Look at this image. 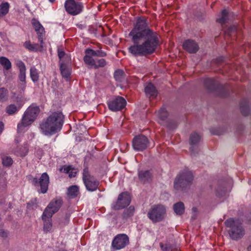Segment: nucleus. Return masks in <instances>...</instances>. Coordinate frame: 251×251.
I'll use <instances>...</instances> for the list:
<instances>
[{"mask_svg":"<svg viewBox=\"0 0 251 251\" xmlns=\"http://www.w3.org/2000/svg\"><path fill=\"white\" fill-rule=\"evenodd\" d=\"M128 36L134 44L128 48V51L135 56L152 54L159 43L157 32L149 27L147 18L144 16L137 18Z\"/></svg>","mask_w":251,"mask_h":251,"instance_id":"obj_1","label":"nucleus"},{"mask_svg":"<svg viewBox=\"0 0 251 251\" xmlns=\"http://www.w3.org/2000/svg\"><path fill=\"white\" fill-rule=\"evenodd\" d=\"M64 123V115L62 112L55 111L51 113L39 124V129L42 134L51 136L61 131Z\"/></svg>","mask_w":251,"mask_h":251,"instance_id":"obj_2","label":"nucleus"},{"mask_svg":"<svg viewBox=\"0 0 251 251\" xmlns=\"http://www.w3.org/2000/svg\"><path fill=\"white\" fill-rule=\"evenodd\" d=\"M40 112V109L38 106L34 104L30 105L23 114L21 123L18 124V132H24V128L32 124L37 118Z\"/></svg>","mask_w":251,"mask_h":251,"instance_id":"obj_3","label":"nucleus"},{"mask_svg":"<svg viewBox=\"0 0 251 251\" xmlns=\"http://www.w3.org/2000/svg\"><path fill=\"white\" fill-rule=\"evenodd\" d=\"M225 226L229 228L228 232L230 238L237 241L245 234V231L241 223H236L233 218H230L225 222Z\"/></svg>","mask_w":251,"mask_h":251,"instance_id":"obj_4","label":"nucleus"},{"mask_svg":"<svg viewBox=\"0 0 251 251\" xmlns=\"http://www.w3.org/2000/svg\"><path fill=\"white\" fill-rule=\"evenodd\" d=\"M192 173L184 170L179 173L174 181V188L176 190H184L187 187L190 186L193 180Z\"/></svg>","mask_w":251,"mask_h":251,"instance_id":"obj_5","label":"nucleus"},{"mask_svg":"<svg viewBox=\"0 0 251 251\" xmlns=\"http://www.w3.org/2000/svg\"><path fill=\"white\" fill-rule=\"evenodd\" d=\"M204 87L210 92H216L221 97H226L229 95L228 88L225 85L211 78H207L204 81Z\"/></svg>","mask_w":251,"mask_h":251,"instance_id":"obj_6","label":"nucleus"},{"mask_svg":"<svg viewBox=\"0 0 251 251\" xmlns=\"http://www.w3.org/2000/svg\"><path fill=\"white\" fill-rule=\"evenodd\" d=\"M166 210L163 205H154L148 213L149 218L153 223L163 221L166 216Z\"/></svg>","mask_w":251,"mask_h":251,"instance_id":"obj_7","label":"nucleus"},{"mask_svg":"<svg viewBox=\"0 0 251 251\" xmlns=\"http://www.w3.org/2000/svg\"><path fill=\"white\" fill-rule=\"evenodd\" d=\"M82 180L86 190L90 192L95 191L100 184L99 180L90 174L87 167L83 170Z\"/></svg>","mask_w":251,"mask_h":251,"instance_id":"obj_8","label":"nucleus"},{"mask_svg":"<svg viewBox=\"0 0 251 251\" xmlns=\"http://www.w3.org/2000/svg\"><path fill=\"white\" fill-rule=\"evenodd\" d=\"M64 7L67 13L72 16L80 14L84 8L81 2L76 1L75 0H66Z\"/></svg>","mask_w":251,"mask_h":251,"instance_id":"obj_9","label":"nucleus"},{"mask_svg":"<svg viewBox=\"0 0 251 251\" xmlns=\"http://www.w3.org/2000/svg\"><path fill=\"white\" fill-rule=\"evenodd\" d=\"M31 183L35 187H40V193L45 194L47 192L50 183L49 176L47 173H43L40 177H32Z\"/></svg>","mask_w":251,"mask_h":251,"instance_id":"obj_10","label":"nucleus"},{"mask_svg":"<svg viewBox=\"0 0 251 251\" xmlns=\"http://www.w3.org/2000/svg\"><path fill=\"white\" fill-rule=\"evenodd\" d=\"M132 145L135 151H141L149 146V141L146 136L139 134L133 138Z\"/></svg>","mask_w":251,"mask_h":251,"instance_id":"obj_11","label":"nucleus"},{"mask_svg":"<svg viewBox=\"0 0 251 251\" xmlns=\"http://www.w3.org/2000/svg\"><path fill=\"white\" fill-rule=\"evenodd\" d=\"M108 107L110 110L116 112L122 110L126 105V100L121 96H117L109 100L107 102Z\"/></svg>","mask_w":251,"mask_h":251,"instance_id":"obj_12","label":"nucleus"},{"mask_svg":"<svg viewBox=\"0 0 251 251\" xmlns=\"http://www.w3.org/2000/svg\"><path fill=\"white\" fill-rule=\"evenodd\" d=\"M129 244V238L125 234H119L115 237L112 243V247L115 250H120L125 248Z\"/></svg>","mask_w":251,"mask_h":251,"instance_id":"obj_13","label":"nucleus"},{"mask_svg":"<svg viewBox=\"0 0 251 251\" xmlns=\"http://www.w3.org/2000/svg\"><path fill=\"white\" fill-rule=\"evenodd\" d=\"M201 136L197 132L192 133L190 136V151L192 156H196L199 152V149L196 145L200 142Z\"/></svg>","mask_w":251,"mask_h":251,"instance_id":"obj_14","label":"nucleus"},{"mask_svg":"<svg viewBox=\"0 0 251 251\" xmlns=\"http://www.w3.org/2000/svg\"><path fill=\"white\" fill-rule=\"evenodd\" d=\"M182 47L185 50L190 53H195L199 50L198 43L191 39L185 40L183 43Z\"/></svg>","mask_w":251,"mask_h":251,"instance_id":"obj_15","label":"nucleus"},{"mask_svg":"<svg viewBox=\"0 0 251 251\" xmlns=\"http://www.w3.org/2000/svg\"><path fill=\"white\" fill-rule=\"evenodd\" d=\"M32 25L38 35L39 42L43 43L45 33L44 27L38 20L35 19L32 20Z\"/></svg>","mask_w":251,"mask_h":251,"instance_id":"obj_16","label":"nucleus"},{"mask_svg":"<svg viewBox=\"0 0 251 251\" xmlns=\"http://www.w3.org/2000/svg\"><path fill=\"white\" fill-rule=\"evenodd\" d=\"M60 208V205H48L42 216V219L48 218L51 219L52 215L57 212Z\"/></svg>","mask_w":251,"mask_h":251,"instance_id":"obj_17","label":"nucleus"},{"mask_svg":"<svg viewBox=\"0 0 251 251\" xmlns=\"http://www.w3.org/2000/svg\"><path fill=\"white\" fill-rule=\"evenodd\" d=\"M138 176L140 181L145 184L151 181L152 174L151 170H138Z\"/></svg>","mask_w":251,"mask_h":251,"instance_id":"obj_18","label":"nucleus"},{"mask_svg":"<svg viewBox=\"0 0 251 251\" xmlns=\"http://www.w3.org/2000/svg\"><path fill=\"white\" fill-rule=\"evenodd\" d=\"M226 183L225 182L219 184L216 189V195L219 198L226 197L228 195L229 191L226 188Z\"/></svg>","mask_w":251,"mask_h":251,"instance_id":"obj_19","label":"nucleus"},{"mask_svg":"<svg viewBox=\"0 0 251 251\" xmlns=\"http://www.w3.org/2000/svg\"><path fill=\"white\" fill-rule=\"evenodd\" d=\"M16 65L20 71L18 75L19 81L26 82V67L25 63L22 60H19Z\"/></svg>","mask_w":251,"mask_h":251,"instance_id":"obj_20","label":"nucleus"},{"mask_svg":"<svg viewBox=\"0 0 251 251\" xmlns=\"http://www.w3.org/2000/svg\"><path fill=\"white\" fill-rule=\"evenodd\" d=\"M43 43H40L31 44L30 41H27L24 44V47L30 51L36 52L37 51H42L43 50Z\"/></svg>","mask_w":251,"mask_h":251,"instance_id":"obj_21","label":"nucleus"},{"mask_svg":"<svg viewBox=\"0 0 251 251\" xmlns=\"http://www.w3.org/2000/svg\"><path fill=\"white\" fill-rule=\"evenodd\" d=\"M145 92L149 98H155L158 94V92L154 85L150 82L145 87Z\"/></svg>","mask_w":251,"mask_h":251,"instance_id":"obj_22","label":"nucleus"},{"mask_svg":"<svg viewBox=\"0 0 251 251\" xmlns=\"http://www.w3.org/2000/svg\"><path fill=\"white\" fill-rule=\"evenodd\" d=\"M131 199L130 195L128 192H122L119 195L116 204H130Z\"/></svg>","mask_w":251,"mask_h":251,"instance_id":"obj_23","label":"nucleus"},{"mask_svg":"<svg viewBox=\"0 0 251 251\" xmlns=\"http://www.w3.org/2000/svg\"><path fill=\"white\" fill-rule=\"evenodd\" d=\"M240 108L242 114L245 116L250 114V109L249 107V100L246 99H242L240 103Z\"/></svg>","mask_w":251,"mask_h":251,"instance_id":"obj_24","label":"nucleus"},{"mask_svg":"<svg viewBox=\"0 0 251 251\" xmlns=\"http://www.w3.org/2000/svg\"><path fill=\"white\" fill-rule=\"evenodd\" d=\"M85 55L83 57L84 62L91 68H94V65H95V59L92 57L93 56L90 53L88 49L85 50Z\"/></svg>","mask_w":251,"mask_h":251,"instance_id":"obj_25","label":"nucleus"},{"mask_svg":"<svg viewBox=\"0 0 251 251\" xmlns=\"http://www.w3.org/2000/svg\"><path fill=\"white\" fill-rule=\"evenodd\" d=\"M78 194L79 188L76 185H72L68 189L67 195L70 199H74L76 197Z\"/></svg>","mask_w":251,"mask_h":251,"instance_id":"obj_26","label":"nucleus"},{"mask_svg":"<svg viewBox=\"0 0 251 251\" xmlns=\"http://www.w3.org/2000/svg\"><path fill=\"white\" fill-rule=\"evenodd\" d=\"M21 106H17L15 104L8 105L5 109V112L9 115H12L17 113L21 108Z\"/></svg>","mask_w":251,"mask_h":251,"instance_id":"obj_27","label":"nucleus"},{"mask_svg":"<svg viewBox=\"0 0 251 251\" xmlns=\"http://www.w3.org/2000/svg\"><path fill=\"white\" fill-rule=\"evenodd\" d=\"M10 4L8 2H3L0 4V18L6 16L9 12Z\"/></svg>","mask_w":251,"mask_h":251,"instance_id":"obj_28","label":"nucleus"},{"mask_svg":"<svg viewBox=\"0 0 251 251\" xmlns=\"http://www.w3.org/2000/svg\"><path fill=\"white\" fill-rule=\"evenodd\" d=\"M30 77L34 83L37 82L39 79V71L34 66L30 69Z\"/></svg>","mask_w":251,"mask_h":251,"instance_id":"obj_29","label":"nucleus"},{"mask_svg":"<svg viewBox=\"0 0 251 251\" xmlns=\"http://www.w3.org/2000/svg\"><path fill=\"white\" fill-rule=\"evenodd\" d=\"M0 64L5 70H9L12 67V64L9 59L4 56L0 57Z\"/></svg>","mask_w":251,"mask_h":251,"instance_id":"obj_30","label":"nucleus"},{"mask_svg":"<svg viewBox=\"0 0 251 251\" xmlns=\"http://www.w3.org/2000/svg\"><path fill=\"white\" fill-rule=\"evenodd\" d=\"M124 209V211L122 214V217L123 219H127L131 217L133 215L135 208L133 205H130L128 208Z\"/></svg>","mask_w":251,"mask_h":251,"instance_id":"obj_31","label":"nucleus"},{"mask_svg":"<svg viewBox=\"0 0 251 251\" xmlns=\"http://www.w3.org/2000/svg\"><path fill=\"white\" fill-rule=\"evenodd\" d=\"M60 69L61 74L63 77L68 78L70 77L71 75L70 70L66 64L61 63L60 66Z\"/></svg>","mask_w":251,"mask_h":251,"instance_id":"obj_32","label":"nucleus"},{"mask_svg":"<svg viewBox=\"0 0 251 251\" xmlns=\"http://www.w3.org/2000/svg\"><path fill=\"white\" fill-rule=\"evenodd\" d=\"M8 91L4 87L0 88V102H3L7 100Z\"/></svg>","mask_w":251,"mask_h":251,"instance_id":"obj_33","label":"nucleus"},{"mask_svg":"<svg viewBox=\"0 0 251 251\" xmlns=\"http://www.w3.org/2000/svg\"><path fill=\"white\" fill-rule=\"evenodd\" d=\"M228 11L224 9L222 11V16L220 18L217 19V22L221 25L226 23L228 20Z\"/></svg>","mask_w":251,"mask_h":251,"instance_id":"obj_34","label":"nucleus"},{"mask_svg":"<svg viewBox=\"0 0 251 251\" xmlns=\"http://www.w3.org/2000/svg\"><path fill=\"white\" fill-rule=\"evenodd\" d=\"M114 76L115 80L119 82H122L125 79L124 73L121 70H116L114 73Z\"/></svg>","mask_w":251,"mask_h":251,"instance_id":"obj_35","label":"nucleus"},{"mask_svg":"<svg viewBox=\"0 0 251 251\" xmlns=\"http://www.w3.org/2000/svg\"><path fill=\"white\" fill-rule=\"evenodd\" d=\"M88 49L89 50L90 53H91L93 56L103 57L107 55V53L102 50H95L91 49Z\"/></svg>","mask_w":251,"mask_h":251,"instance_id":"obj_36","label":"nucleus"},{"mask_svg":"<svg viewBox=\"0 0 251 251\" xmlns=\"http://www.w3.org/2000/svg\"><path fill=\"white\" fill-rule=\"evenodd\" d=\"M173 209L177 215H182L185 212L184 205H173Z\"/></svg>","mask_w":251,"mask_h":251,"instance_id":"obj_37","label":"nucleus"},{"mask_svg":"<svg viewBox=\"0 0 251 251\" xmlns=\"http://www.w3.org/2000/svg\"><path fill=\"white\" fill-rule=\"evenodd\" d=\"M44 222V230L45 232L50 231L52 227V219L45 218L42 219Z\"/></svg>","mask_w":251,"mask_h":251,"instance_id":"obj_38","label":"nucleus"},{"mask_svg":"<svg viewBox=\"0 0 251 251\" xmlns=\"http://www.w3.org/2000/svg\"><path fill=\"white\" fill-rule=\"evenodd\" d=\"M158 115L160 120L165 121L167 119L169 114L166 108L163 106L159 110Z\"/></svg>","mask_w":251,"mask_h":251,"instance_id":"obj_39","label":"nucleus"},{"mask_svg":"<svg viewBox=\"0 0 251 251\" xmlns=\"http://www.w3.org/2000/svg\"><path fill=\"white\" fill-rule=\"evenodd\" d=\"M106 65V61L103 58L95 59V65L94 68L97 69L99 68H103Z\"/></svg>","mask_w":251,"mask_h":251,"instance_id":"obj_40","label":"nucleus"},{"mask_svg":"<svg viewBox=\"0 0 251 251\" xmlns=\"http://www.w3.org/2000/svg\"><path fill=\"white\" fill-rule=\"evenodd\" d=\"M26 87V82L19 81L18 84V89L19 93L21 96H22L25 90Z\"/></svg>","mask_w":251,"mask_h":251,"instance_id":"obj_41","label":"nucleus"},{"mask_svg":"<svg viewBox=\"0 0 251 251\" xmlns=\"http://www.w3.org/2000/svg\"><path fill=\"white\" fill-rule=\"evenodd\" d=\"M2 164L4 166L9 167L13 164V159L11 157L7 156H5L2 157Z\"/></svg>","mask_w":251,"mask_h":251,"instance_id":"obj_42","label":"nucleus"},{"mask_svg":"<svg viewBox=\"0 0 251 251\" xmlns=\"http://www.w3.org/2000/svg\"><path fill=\"white\" fill-rule=\"evenodd\" d=\"M160 247L162 251H173V247L170 244H163L162 243H160Z\"/></svg>","mask_w":251,"mask_h":251,"instance_id":"obj_43","label":"nucleus"},{"mask_svg":"<svg viewBox=\"0 0 251 251\" xmlns=\"http://www.w3.org/2000/svg\"><path fill=\"white\" fill-rule=\"evenodd\" d=\"M237 31V27L235 25H232L228 28L227 33L229 36H232V34H235Z\"/></svg>","mask_w":251,"mask_h":251,"instance_id":"obj_44","label":"nucleus"},{"mask_svg":"<svg viewBox=\"0 0 251 251\" xmlns=\"http://www.w3.org/2000/svg\"><path fill=\"white\" fill-rule=\"evenodd\" d=\"M73 170L72 166H64L60 169V171L65 174H69L70 172Z\"/></svg>","mask_w":251,"mask_h":251,"instance_id":"obj_45","label":"nucleus"},{"mask_svg":"<svg viewBox=\"0 0 251 251\" xmlns=\"http://www.w3.org/2000/svg\"><path fill=\"white\" fill-rule=\"evenodd\" d=\"M192 210L193 215L192 216L191 219L193 221H194L197 219V216L199 213V211L197 207H193L192 209Z\"/></svg>","mask_w":251,"mask_h":251,"instance_id":"obj_46","label":"nucleus"},{"mask_svg":"<svg viewBox=\"0 0 251 251\" xmlns=\"http://www.w3.org/2000/svg\"><path fill=\"white\" fill-rule=\"evenodd\" d=\"M8 232L3 229H0V237L6 238L8 237Z\"/></svg>","mask_w":251,"mask_h":251,"instance_id":"obj_47","label":"nucleus"},{"mask_svg":"<svg viewBox=\"0 0 251 251\" xmlns=\"http://www.w3.org/2000/svg\"><path fill=\"white\" fill-rule=\"evenodd\" d=\"M66 54L65 51H64L62 50H58V56L59 58V59L61 60L62 59Z\"/></svg>","mask_w":251,"mask_h":251,"instance_id":"obj_48","label":"nucleus"},{"mask_svg":"<svg viewBox=\"0 0 251 251\" xmlns=\"http://www.w3.org/2000/svg\"><path fill=\"white\" fill-rule=\"evenodd\" d=\"M246 223L251 225V212L248 213L246 215Z\"/></svg>","mask_w":251,"mask_h":251,"instance_id":"obj_49","label":"nucleus"},{"mask_svg":"<svg viewBox=\"0 0 251 251\" xmlns=\"http://www.w3.org/2000/svg\"><path fill=\"white\" fill-rule=\"evenodd\" d=\"M126 207L125 205H113L112 209L114 210H120Z\"/></svg>","mask_w":251,"mask_h":251,"instance_id":"obj_50","label":"nucleus"},{"mask_svg":"<svg viewBox=\"0 0 251 251\" xmlns=\"http://www.w3.org/2000/svg\"><path fill=\"white\" fill-rule=\"evenodd\" d=\"M224 61L225 57L223 56H220L216 59L215 62L217 64H220V63L223 62Z\"/></svg>","mask_w":251,"mask_h":251,"instance_id":"obj_51","label":"nucleus"},{"mask_svg":"<svg viewBox=\"0 0 251 251\" xmlns=\"http://www.w3.org/2000/svg\"><path fill=\"white\" fill-rule=\"evenodd\" d=\"M4 128V124L2 122H0V134L2 132Z\"/></svg>","mask_w":251,"mask_h":251,"instance_id":"obj_52","label":"nucleus"},{"mask_svg":"<svg viewBox=\"0 0 251 251\" xmlns=\"http://www.w3.org/2000/svg\"><path fill=\"white\" fill-rule=\"evenodd\" d=\"M70 215V214H66L65 219L67 221V222H68L69 221Z\"/></svg>","mask_w":251,"mask_h":251,"instance_id":"obj_53","label":"nucleus"},{"mask_svg":"<svg viewBox=\"0 0 251 251\" xmlns=\"http://www.w3.org/2000/svg\"><path fill=\"white\" fill-rule=\"evenodd\" d=\"M54 204H61V201L60 200H55Z\"/></svg>","mask_w":251,"mask_h":251,"instance_id":"obj_54","label":"nucleus"},{"mask_svg":"<svg viewBox=\"0 0 251 251\" xmlns=\"http://www.w3.org/2000/svg\"><path fill=\"white\" fill-rule=\"evenodd\" d=\"M211 133L212 134H214V135H219V133L218 132H216V131H213L212 130H211Z\"/></svg>","mask_w":251,"mask_h":251,"instance_id":"obj_55","label":"nucleus"},{"mask_svg":"<svg viewBox=\"0 0 251 251\" xmlns=\"http://www.w3.org/2000/svg\"><path fill=\"white\" fill-rule=\"evenodd\" d=\"M175 204H183V203L182 202L179 201V202H176Z\"/></svg>","mask_w":251,"mask_h":251,"instance_id":"obj_56","label":"nucleus"},{"mask_svg":"<svg viewBox=\"0 0 251 251\" xmlns=\"http://www.w3.org/2000/svg\"><path fill=\"white\" fill-rule=\"evenodd\" d=\"M55 0H49V1L51 3H53Z\"/></svg>","mask_w":251,"mask_h":251,"instance_id":"obj_57","label":"nucleus"},{"mask_svg":"<svg viewBox=\"0 0 251 251\" xmlns=\"http://www.w3.org/2000/svg\"><path fill=\"white\" fill-rule=\"evenodd\" d=\"M58 251H66L61 249V250H59Z\"/></svg>","mask_w":251,"mask_h":251,"instance_id":"obj_58","label":"nucleus"},{"mask_svg":"<svg viewBox=\"0 0 251 251\" xmlns=\"http://www.w3.org/2000/svg\"><path fill=\"white\" fill-rule=\"evenodd\" d=\"M49 204H53V201H51Z\"/></svg>","mask_w":251,"mask_h":251,"instance_id":"obj_59","label":"nucleus"},{"mask_svg":"<svg viewBox=\"0 0 251 251\" xmlns=\"http://www.w3.org/2000/svg\"><path fill=\"white\" fill-rule=\"evenodd\" d=\"M28 206H29V205H27V208H29V207Z\"/></svg>","mask_w":251,"mask_h":251,"instance_id":"obj_60","label":"nucleus"}]
</instances>
